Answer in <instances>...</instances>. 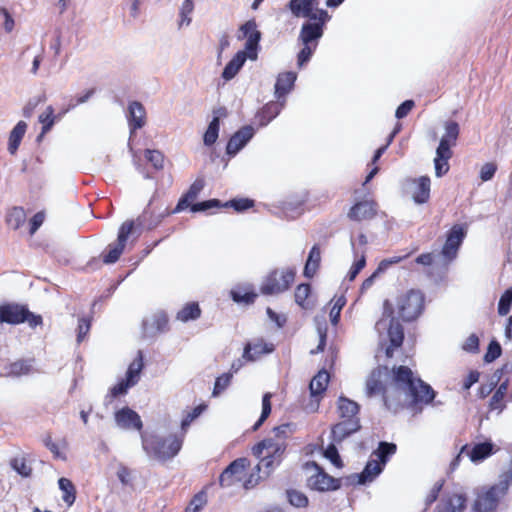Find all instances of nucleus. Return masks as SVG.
Wrapping results in <instances>:
<instances>
[{"instance_id":"f257e3e1","label":"nucleus","mask_w":512,"mask_h":512,"mask_svg":"<svg viewBox=\"0 0 512 512\" xmlns=\"http://www.w3.org/2000/svg\"><path fill=\"white\" fill-rule=\"evenodd\" d=\"M387 368L374 369L366 379L365 391L368 397L383 395L386 406L396 410L398 406L430 403L435 394L432 388L414 376L410 368L399 366L393 370L391 383Z\"/></svg>"},{"instance_id":"f03ea898","label":"nucleus","mask_w":512,"mask_h":512,"mask_svg":"<svg viewBox=\"0 0 512 512\" xmlns=\"http://www.w3.org/2000/svg\"><path fill=\"white\" fill-rule=\"evenodd\" d=\"M294 432L291 424H282L273 429V436L259 442L252 449L253 454L260 458L258 469L265 468V476H270L280 464L286 449V439Z\"/></svg>"},{"instance_id":"7ed1b4c3","label":"nucleus","mask_w":512,"mask_h":512,"mask_svg":"<svg viewBox=\"0 0 512 512\" xmlns=\"http://www.w3.org/2000/svg\"><path fill=\"white\" fill-rule=\"evenodd\" d=\"M331 19L328 11L320 9L315 17L308 19L301 26L298 41L302 44V48L297 54V64L302 67L306 64L316 51L318 42L324 34V29Z\"/></svg>"},{"instance_id":"20e7f679","label":"nucleus","mask_w":512,"mask_h":512,"mask_svg":"<svg viewBox=\"0 0 512 512\" xmlns=\"http://www.w3.org/2000/svg\"><path fill=\"white\" fill-rule=\"evenodd\" d=\"M359 410L360 406L357 402L345 396L338 398L337 413L341 420L332 429L335 442H342L346 437L360 429Z\"/></svg>"},{"instance_id":"39448f33","label":"nucleus","mask_w":512,"mask_h":512,"mask_svg":"<svg viewBox=\"0 0 512 512\" xmlns=\"http://www.w3.org/2000/svg\"><path fill=\"white\" fill-rule=\"evenodd\" d=\"M444 127L445 133L440 139L434 158L435 174L437 177H442L448 173L450 169L449 160L453 157L452 148L456 146L460 133V127L456 121H447Z\"/></svg>"},{"instance_id":"423d86ee","label":"nucleus","mask_w":512,"mask_h":512,"mask_svg":"<svg viewBox=\"0 0 512 512\" xmlns=\"http://www.w3.org/2000/svg\"><path fill=\"white\" fill-rule=\"evenodd\" d=\"M512 484V467L502 473L496 484L491 487H483L479 490L475 501L477 512H490L494 510L501 499L507 494Z\"/></svg>"},{"instance_id":"0eeeda50","label":"nucleus","mask_w":512,"mask_h":512,"mask_svg":"<svg viewBox=\"0 0 512 512\" xmlns=\"http://www.w3.org/2000/svg\"><path fill=\"white\" fill-rule=\"evenodd\" d=\"M142 444L147 453L152 454L158 460L165 461L178 454L182 447V439L176 434L167 436L142 435Z\"/></svg>"},{"instance_id":"6e6552de","label":"nucleus","mask_w":512,"mask_h":512,"mask_svg":"<svg viewBox=\"0 0 512 512\" xmlns=\"http://www.w3.org/2000/svg\"><path fill=\"white\" fill-rule=\"evenodd\" d=\"M396 452V445L388 442H381L379 448L372 454V459L368 461L363 472L358 475V482L363 484L367 481H372L378 474L381 473L387 458Z\"/></svg>"},{"instance_id":"1a4fd4ad","label":"nucleus","mask_w":512,"mask_h":512,"mask_svg":"<svg viewBox=\"0 0 512 512\" xmlns=\"http://www.w3.org/2000/svg\"><path fill=\"white\" fill-rule=\"evenodd\" d=\"M295 270L291 268L276 269L269 273L261 285V293L275 295L286 291L294 282Z\"/></svg>"},{"instance_id":"9d476101","label":"nucleus","mask_w":512,"mask_h":512,"mask_svg":"<svg viewBox=\"0 0 512 512\" xmlns=\"http://www.w3.org/2000/svg\"><path fill=\"white\" fill-rule=\"evenodd\" d=\"M348 218L351 221H377L388 222L387 215L379 210L377 202L372 199H364L356 202L348 212Z\"/></svg>"},{"instance_id":"9b49d317","label":"nucleus","mask_w":512,"mask_h":512,"mask_svg":"<svg viewBox=\"0 0 512 512\" xmlns=\"http://www.w3.org/2000/svg\"><path fill=\"white\" fill-rule=\"evenodd\" d=\"M424 297L420 291L410 290L398 298L397 309L405 321L416 319L422 312Z\"/></svg>"},{"instance_id":"f8f14e48","label":"nucleus","mask_w":512,"mask_h":512,"mask_svg":"<svg viewBox=\"0 0 512 512\" xmlns=\"http://www.w3.org/2000/svg\"><path fill=\"white\" fill-rule=\"evenodd\" d=\"M143 367V355L139 351L137 357L130 363L125 378L110 389L108 397L116 398L125 395L129 388L139 382Z\"/></svg>"},{"instance_id":"ddd939ff","label":"nucleus","mask_w":512,"mask_h":512,"mask_svg":"<svg viewBox=\"0 0 512 512\" xmlns=\"http://www.w3.org/2000/svg\"><path fill=\"white\" fill-rule=\"evenodd\" d=\"M255 206V201L250 198H234L225 203L218 199H210L192 206V212H206L213 208H232L237 213H243Z\"/></svg>"},{"instance_id":"4468645a","label":"nucleus","mask_w":512,"mask_h":512,"mask_svg":"<svg viewBox=\"0 0 512 512\" xmlns=\"http://www.w3.org/2000/svg\"><path fill=\"white\" fill-rule=\"evenodd\" d=\"M312 474L308 478V486L317 491L336 490L340 487V480L323 471L316 463L309 466Z\"/></svg>"},{"instance_id":"2eb2a0df","label":"nucleus","mask_w":512,"mask_h":512,"mask_svg":"<svg viewBox=\"0 0 512 512\" xmlns=\"http://www.w3.org/2000/svg\"><path fill=\"white\" fill-rule=\"evenodd\" d=\"M465 235L466 231H464L462 227H454V229L451 230L440 255L443 259L444 266H447L456 258L458 248Z\"/></svg>"},{"instance_id":"dca6fc26","label":"nucleus","mask_w":512,"mask_h":512,"mask_svg":"<svg viewBox=\"0 0 512 512\" xmlns=\"http://www.w3.org/2000/svg\"><path fill=\"white\" fill-rule=\"evenodd\" d=\"M248 461L239 458L233 461L220 475L219 482L222 487H230L243 479Z\"/></svg>"},{"instance_id":"f3484780","label":"nucleus","mask_w":512,"mask_h":512,"mask_svg":"<svg viewBox=\"0 0 512 512\" xmlns=\"http://www.w3.org/2000/svg\"><path fill=\"white\" fill-rule=\"evenodd\" d=\"M138 237V234L136 233V230L134 226H122L119 234L117 243L114 245H110V249L108 254L105 256L104 262L105 263H114L118 260L121 253L123 252V249L125 247V244L129 238H132V240H135Z\"/></svg>"},{"instance_id":"a211bd4d","label":"nucleus","mask_w":512,"mask_h":512,"mask_svg":"<svg viewBox=\"0 0 512 512\" xmlns=\"http://www.w3.org/2000/svg\"><path fill=\"white\" fill-rule=\"evenodd\" d=\"M240 31L242 32V37L247 38L245 49L248 53V57L250 59H256L257 57V48L259 45V41L261 38V33L257 29V24L255 20H248L241 27Z\"/></svg>"},{"instance_id":"6ab92c4d","label":"nucleus","mask_w":512,"mask_h":512,"mask_svg":"<svg viewBox=\"0 0 512 512\" xmlns=\"http://www.w3.org/2000/svg\"><path fill=\"white\" fill-rule=\"evenodd\" d=\"M318 0H290L286 7L296 18L311 19L321 8H318Z\"/></svg>"},{"instance_id":"aec40b11","label":"nucleus","mask_w":512,"mask_h":512,"mask_svg":"<svg viewBox=\"0 0 512 512\" xmlns=\"http://www.w3.org/2000/svg\"><path fill=\"white\" fill-rule=\"evenodd\" d=\"M205 186V181L203 178H197L189 187V189L184 193L179 199L177 205L170 213H178L187 208L192 210V206L196 203H193L195 199L198 197L200 192L203 190Z\"/></svg>"},{"instance_id":"412c9836","label":"nucleus","mask_w":512,"mask_h":512,"mask_svg":"<svg viewBox=\"0 0 512 512\" xmlns=\"http://www.w3.org/2000/svg\"><path fill=\"white\" fill-rule=\"evenodd\" d=\"M116 425L125 430L136 429L141 430L143 424L142 420L137 412L134 410L124 407L114 414Z\"/></svg>"},{"instance_id":"4be33fe9","label":"nucleus","mask_w":512,"mask_h":512,"mask_svg":"<svg viewBox=\"0 0 512 512\" xmlns=\"http://www.w3.org/2000/svg\"><path fill=\"white\" fill-rule=\"evenodd\" d=\"M254 129L251 126H244L234 133L229 139L226 151L229 155L237 154L246 143L253 137Z\"/></svg>"},{"instance_id":"5701e85b","label":"nucleus","mask_w":512,"mask_h":512,"mask_svg":"<svg viewBox=\"0 0 512 512\" xmlns=\"http://www.w3.org/2000/svg\"><path fill=\"white\" fill-rule=\"evenodd\" d=\"M127 119L132 133L141 129L146 123V110L144 106L138 101L131 102L128 106Z\"/></svg>"},{"instance_id":"b1692460","label":"nucleus","mask_w":512,"mask_h":512,"mask_svg":"<svg viewBox=\"0 0 512 512\" xmlns=\"http://www.w3.org/2000/svg\"><path fill=\"white\" fill-rule=\"evenodd\" d=\"M25 308L16 304L0 306V323L19 324L25 322Z\"/></svg>"},{"instance_id":"393cba45","label":"nucleus","mask_w":512,"mask_h":512,"mask_svg":"<svg viewBox=\"0 0 512 512\" xmlns=\"http://www.w3.org/2000/svg\"><path fill=\"white\" fill-rule=\"evenodd\" d=\"M494 445L491 442H483L474 445L472 448L467 446L462 447L461 453H466V456L474 463L483 461L485 458L493 453Z\"/></svg>"},{"instance_id":"a878e982","label":"nucleus","mask_w":512,"mask_h":512,"mask_svg":"<svg viewBox=\"0 0 512 512\" xmlns=\"http://www.w3.org/2000/svg\"><path fill=\"white\" fill-rule=\"evenodd\" d=\"M297 75L294 72L280 73L275 83V96L278 100L285 96L293 89Z\"/></svg>"},{"instance_id":"bb28decb","label":"nucleus","mask_w":512,"mask_h":512,"mask_svg":"<svg viewBox=\"0 0 512 512\" xmlns=\"http://www.w3.org/2000/svg\"><path fill=\"white\" fill-rule=\"evenodd\" d=\"M284 106V102L271 101L265 104L256 114V119L260 126H266L272 121L281 111Z\"/></svg>"},{"instance_id":"cd10ccee","label":"nucleus","mask_w":512,"mask_h":512,"mask_svg":"<svg viewBox=\"0 0 512 512\" xmlns=\"http://www.w3.org/2000/svg\"><path fill=\"white\" fill-rule=\"evenodd\" d=\"M413 183L415 184L413 200L418 204L426 203L430 198V178L428 176H421L413 179Z\"/></svg>"},{"instance_id":"c85d7f7f","label":"nucleus","mask_w":512,"mask_h":512,"mask_svg":"<svg viewBox=\"0 0 512 512\" xmlns=\"http://www.w3.org/2000/svg\"><path fill=\"white\" fill-rule=\"evenodd\" d=\"M69 110H63L58 115L54 114V108L49 105L46 107V109L39 115V122L42 124L41 133L38 136V140H40L47 132L51 130L53 127L55 120L60 119L67 111Z\"/></svg>"},{"instance_id":"c756f323","label":"nucleus","mask_w":512,"mask_h":512,"mask_svg":"<svg viewBox=\"0 0 512 512\" xmlns=\"http://www.w3.org/2000/svg\"><path fill=\"white\" fill-rule=\"evenodd\" d=\"M247 56L248 53H246L245 51L237 52L234 55V57L226 64L222 72V77L225 80H231L232 78H234L244 65Z\"/></svg>"},{"instance_id":"7c9ffc66","label":"nucleus","mask_w":512,"mask_h":512,"mask_svg":"<svg viewBox=\"0 0 512 512\" xmlns=\"http://www.w3.org/2000/svg\"><path fill=\"white\" fill-rule=\"evenodd\" d=\"M27 124L24 121H19L9 134L8 151L11 155H15L21 141L26 133Z\"/></svg>"},{"instance_id":"2f4dec72","label":"nucleus","mask_w":512,"mask_h":512,"mask_svg":"<svg viewBox=\"0 0 512 512\" xmlns=\"http://www.w3.org/2000/svg\"><path fill=\"white\" fill-rule=\"evenodd\" d=\"M321 261V252L317 245H314L309 253L304 267V275L311 278L315 275Z\"/></svg>"},{"instance_id":"473e14b6","label":"nucleus","mask_w":512,"mask_h":512,"mask_svg":"<svg viewBox=\"0 0 512 512\" xmlns=\"http://www.w3.org/2000/svg\"><path fill=\"white\" fill-rule=\"evenodd\" d=\"M329 382V374L326 370H321L310 382L309 388L312 396L320 395L326 390Z\"/></svg>"},{"instance_id":"72a5a7b5","label":"nucleus","mask_w":512,"mask_h":512,"mask_svg":"<svg viewBox=\"0 0 512 512\" xmlns=\"http://www.w3.org/2000/svg\"><path fill=\"white\" fill-rule=\"evenodd\" d=\"M465 499L462 495L454 494L443 502L436 512H462Z\"/></svg>"},{"instance_id":"f704fd0d","label":"nucleus","mask_w":512,"mask_h":512,"mask_svg":"<svg viewBox=\"0 0 512 512\" xmlns=\"http://www.w3.org/2000/svg\"><path fill=\"white\" fill-rule=\"evenodd\" d=\"M273 347H268L267 344L261 342L254 345L247 344L244 348L243 358L247 361H255L258 356L264 353H270Z\"/></svg>"},{"instance_id":"c9c22d12","label":"nucleus","mask_w":512,"mask_h":512,"mask_svg":"<svg viewBox=\"0 0 512 512\" xmlns=\"http://www.w3.org/2000/svg\"><path fill=\"white\" fill-rule=\"evenodd\" d=\"M201 310L197 303H187L177 313V319L181 322H188L189 320H195L200 317Z\"/></svg>"},{"instance_id":"e433bc0d","label":"nucleus","mask_w":512,"mask_h":512,"mask_svg":"<svg viewBox=\"0 0 512 512\" xmlns=\"http://www.w3.org/2000/svg\"><path fill=\"white\" fill-rule=\"evenodd\" d=\"M388 335L390 338L391 346L394 348L399 347L402 344L404 334L403 328L400 323L394 321L393 319L389 322Z\"/></svg>"},{"instance_id":"4c0bfd02","label":"nucleus","mask_w":512,"mask_h":512,"mask_svg":"<svg viewBox=\"0 0 512 512\" xmlns=\"http://www.w3.org/2000/svg\"><path fill=\"white\" fill-rule=\"evenodd\" d=\"M59 488L63 492V500L71 506L75 501V487L67 478H60L58 481Z\"/></svg>"},{"instance_id":"58836bf2","label":"nucleus","mask_w":512,"mask_h":512,"mask_svg":"<svg viewBox=\"0 0 512 512\" xmlns=\"http://www.w3.org/2000/svg\"><path fill=\"white\" fill-rule=\"evenodd\" d=\"M218 132H219V118L214 117L212 119V121L210 122V124L204 134V137H203L204 144L207 146L213 145L218 138Z\"/></svg>"},{"instance_id":"ea45409f","label":"nucleus","mask_w":512,"mask_h":512,"mask_svg":"<svg viewBox=\"0 0 512 512\" xmlns=\"http://www.w3.org/2000/svg\"><path fill=\"white\" fill-rule=\"evenodd\" d=\"M26 221V212L22 207H13L6 216L7 224H24Z\"/></svg>"},{"instance_id":"a19ab883","label":"nucleus","mask_w":512,"mask_h":512,"mask_svg":"<svg viewBox=\"0 0 512 512\" xmlns=\"http://www.w3.org/2000/svg\"><path fill=\"white\" fill-rule=\"evenodd\" d=\"M145 158L150 162L153 167L157 170L163 169L164 167V155L159 150L147 149L145 151Z\"/></svg>"},{"instance_id":"79ce46f5","label":"nucleus","mask_w":512,"mask_h":512,"mask_svg":"<svg viewBox=\"0 0 512 512\" xmlns=\"http://www.w3.org/2000/svg\"><path fill=\"white\" fill-rule=\"evenodd\" d=\"M512 305V289H508L501 296L498 303V313L501 316H505L509 313L510 307Z\"/></svg>"},{"instance_id":"37998d69","label":"nucleus","mask_w":512,"mask_h":512,"mask_svg":"<svg viewBox=\"0 0 512 512\" xmlns=\"http://www.w3.org/2000/svg\"><path fill=\"white\" fill-rule=\"evenodd\" d=\"M508 390V383L504 382L502 383L497 391L494 393V395L491 398L490 406L492 409H500L502 407V400L504 396L506 395Z\"/></svg>"},{"instance_id":"c03bdc74","label":"nucleus","mask_w":512,"mask_h":512,"mask_svg":"<svg viewBox=\"0 0 512 512\" xmlns=\"http://www.w3.org/2000/svg\"><path fill=\"white\" fill-rule=\"evenodd\" d=\"M271 397H272L271 393H266L263 396L262 413H261L259 420L254 425V430H257L262 425V423L266 420V418L269 416V414L271 413V403H270Z\"/></svg>"},{"instance_id":"a18cd8bd","label":"nucleus","mask_w":512,"mask_h":512,"mask_svg":"<svg viewBox=\"0 0 512 512\" xmlns=\"http://www.w3.org/2000/svg\"><path fill=\"white\" fill-rule=\"evenodd\" d=\"M232 379L231 373H225L218 377L215 381L214 389L212 395L217 397L220 395L230 384Z\"/></svg>"},{"instance_id":"49530a36","label":"nucleus","mask_w":512,"mask_h":512,"mask_svg":"<svg viewBox=\"0 0 512 512\" xmlns=\"http://www.w3.org/2000/svg\"><path fill=\"white\" fill-rule=\"evenodd\" d=\"M32 364L29 361L19 360L11 364L10 372L13 375L20 376L31 371Z\"/></svg>"},{"instance_id":"de8ad7c7","label":"nucleus","mask_w":512,"mask_h":512,"mask_svg":"<svg viewBox=\"0 0 512 512\" xmlns=\"http://www.w3.org/2000/svg\"><path fill=\"white\" fill-rule=\"evenodd\" d=\"M288 500L295 507H305L308 504V498L301 492L291 490L287 492Z\"/></svg>"},{"instance_id":"09e8293b","label":"nucleus","mask_w":512,"mask_h":512,"mask_svg":"<svg viewBox=\"0 0 512 512\" xmlns=\"http://www.w3.org/2000/svg\"><path fill=\"white\" fill-rule=\"evenodd\" d=\"M310 294V286L308 284H300L295 291V301L303 308H307L305 301Z\"/></svg>"},{"instance_id":"8fccbe9b","label":"nucleus","mask_w":512,"mask_h":512,"mask_svg":"<svg viewBox=\"0 0 512 512\" xmlns=\"http://www.w3.org/2000/svg\"><path fill=\"white\" fill-rule=\"evenodd\" d=\"M45 100V96H38L30 99L23 108V116L26 118L32 117L35 109L39 106V104L44 103Z\"/></svg>"},{"instance_id":"3c124183","label":"nucleus","mask_w":512,"mask_h":512,"mask_svg":"<svg viewBox=\"0 0 512 512\" xmlns=\"http://www.w3.org/2000/svg\"><path fill=\"white\" fill-rule=\"evenodd\" d=\"M345 305L344 297H338L337 299H333V306L330 310V320L332 324L336 325L340 318V312Z\"/></svg>"},{"instance_id":"603ef678","label":"nucleus","mask_w":512,"mask_h":512,"mask_svg":"<svg viewBox=\"0 0 512 512\" xmlns=\"http://www.w3.org/2000/svg\"><path fill=\"white\" fill-rule=\"evenodd\" d=\"M13 469L24 477L30 476L32 468L26 463L24 458H15L12 461Z\"/></svg>"},{"instance_id":"864d4df0","label":"nucleus","mask_w":512,"mask_h":512,"mask_svg":"<svg viewBox=\"0 0 512 512\" xmlns=\"http://www.w3.org/2000/svg\"><path fill=\"white\" fill-rule=\"evenodd\" d=\"M497 171V165L494 162H487L480 169V179L483 182L491 180Z\"/></svg>"},{"instance_id":"5fc2aeb1","label":"nucleus","mask_w":512,"mask_h":512,"mask_svg":"<svg viewBox=\"0 0 512 512\" xmlns=\"http://www.w3.org/2000/svg\"><path fill=\"white\" fill-rule=\"evenodd\" d=\"M324 456L331 461L337 468H342L343 463L340 459L338 451L334 445H329L324 451Z\"/></svg>"},{"instance_id":"6e6d98bb","label":"nucleus","mask_w":512,"mask_h":512,"mask_svg":"<svg viewBox=\"0 0 512 512\" xmlns=\"http://www.w3.org/2000/svg\"><path fill=\"white\" fill-rule=\"evenodd\" d=\"M206 503V495L204 493L197 494L186 508L185 512H199Z\"/></svg>"},{"instance_id":"4d7b16f0","label":"nucleus","mask_w":512,"mask_h":512,"mask_svg":"<svg viewBox=\"0 0 512 512\" xmlns=\"http://www.w3.org/2000/svg\"><path fill=\"white\" fill-rule=\"evenodd\" d=\"M366 259L365 256L362 254L359 259H357L352 267L350 268L347 277L350 281H353L358 273L365 267Z\"/></svg>"},{"instance_id":"13d9d810","label":"nucleus","mask_w":512,"mask_h":512,"mask_svg":"<svg viewBox=\"0 0 512 512\" xmlns=\"http://www.w3.org/2000/svg\"><path fill=\"white\" fill-rule=\"evenodd\" d=\"M414 106H415V103L413 100H405L396 109L395 116L398 119H402V118L406 117L411 112V110L414 108Z\"/></svg>"},{"instance_id":"bf43d9fd","label":"nucleus","mask_w":512,"mask_h":512,"mask_svg":"<svg viewBox=\"0 0 512 512\" xmlns=\"http://www.w3.org/2000/svg\"><path fill=\"white\" fill-rule=\"evenodd\" d=\"M231 296L235 302H245V303H252L255 298L257 297V294L255 293H241L237 290L231 291Z\"/></svg>"},{"instance_id":"052dcab7","label":"nucleus","mask_w":512,"mask_h":512,"mask_svg":"<svg viewBox=\"0 0 512 512\" xmlns=\"http://www.w3.org/2000/svg\"><path fill=\"white\" fill-rule=\"evenodd\" d=\"M500 354H501L500 345L497 342H492V343H490V345L488 347V351L485 354L484 359L486 362H492L496 358H498L500 356Z\"/></svg>"},{"instance_id":"680f3d73","label":"nucleus","mask_w":512,"mask_h":512,"mask_svg":"<svg viewBox=\"0 0 512 512\" xmlns=\"http://www.w3.org/2000/svg\"><path fill=\"white\" fill-rule=\"evenodd\" d=\"M90 330V321L82 318L79 320L77 329V342H82Z\"/></svg>"},{"instance_id":"e2e57ef3","label":"nucleus","mask_w":512,"mask_h":512,"mask_svg":"<svg viewBox=\"0 0 512 512\" xmlns=\"http://www.w3.org/2000/svg\"><path fill=\"white\" fill-rule=\"evenodd\" d=\"M117 477L123 485H128L131 482V471L124 465L119 464L117 468Z\"/></svg>"},{"instance_id":"0e129e2a","label":"nucleus","mask_w":512,"mask_h":512,"mask_svg":"<svg viewBox=\"0 0 512 512\" xmlns=\"http://www.w3.org/2000/svg\"><path fill=\"white\" fill-rule=\"evenodd\" d=\"M0 14L4 17V29L7 33L13 31L15 21L9 11L5 7H0Z\"/></svg>"},{"instance_id":"69168bd1","label":"nucleus","mask_w":512,"mask_h":512,"mask_svg":"<svg viewBox=\"0 0 512 512\" xmlns=\"http://www.w3.org/2000/svg\"><path fill=\"white\" fill-rule=\"evenodd\" d=\"M479 340L474 334L470 335L463 344V349L468 352H474L478 349Z\"/></svg>"},{"instance_id":"338daca9","label":"nucleus","mask_w":512,"mask_h":512,"mask_svg":"<svg viewBox=\"0 0 512 512\" xmlns=\"http://www.w3.org/2000/svg\"><path fill=\"white\" fill-rule=\"evenodd\" d=\"M256 469L258 471V475L255 477L254 474L250 476V478L244 483L245 488H251L255 486L260 479L267 478L268 476H265L264 470L265 468H262L261 470L258 469V465L256 466Z\"/></svg>"},{"instance_id":"774afa93","label":"nucleus","mask_w":512,"mask_h":512,"mask_svg":"<svg viewBox=\"0 0 512 512\" xmlns=\"http://www.w3.org/2000/svg\"><path fill=\"white\" fill-rule=\"evenodd\" d=\"M25 321L29 324L30 327H36L42 324V318L40 315H34L25 309Z\"/></svg>"}]
</instances>
